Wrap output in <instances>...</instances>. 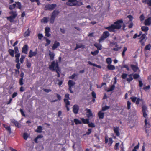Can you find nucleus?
Masks as SVG:
<instances>
[{
    "instance_id": "obj_38",
    "label": "nucleus",
    "mask_w": 151,
    "mask_h": 151,
    "mask_svg": "<svg viewBox=\"0 0 151 151\" xmlns=\"http://www.w3.org/2000/svg\"><path fill=\"white\" fill-rule=\"evenodd\" d=\"M16 6V4L15 3L14 4L12 5H10L9 9L10 10H12L15 8Z\"/></svg>"
},
{
    "instance_id": "obj_14",
    "label": "nucleus",
    "mask_w": 151,
    "mask_h": 151,
    "mask_svg": "<svg viewBox=\"0 0 151 151\" xmlns=\"http://www.w3.org/2000/svg\"><path fill=\"white\" fill-rule=\"evenodd\" d=\"M145 25L149 26L151 25V17H150L146 19L144 22Z\"/></svg>"
},
{
    "instance_id": "obj_23",
    "label": "nucleus",
    "mask_w": 151,
    "mask_h": 151,
    "mask_svg": "<svg viewBox=\"0 0 151 151\" xmlns=\"http://www.w3.org/2000/svg\"><path fill=\"white\" fill-rule=\"evenodd\" d=\"M82 123L84 124H88L89 123V119H84L83 118H81Z\"/></svg>"
},
{
    "instance_id": "obj_41",
    "label": "nucleus",
    "mask_w": 151,
    "mask_h": 151,
    "mask_svg": "<svg viewBox=\"0 0 151 151\" xmlns=\"http://www.w3.org/2000/svg\"><path fill=\"white\" fill-rule=\"evenodd\" d=\"M99 51L98 50H96L94 52H91V53L93 56H95L98 54Z\"/></svg>"
},
{
    "instance_id": "obj_52",
    "label": "nucleus",
    "mask_w": 151,
    "mask_h": 151,
    "mask_svg": "<svg viewBox=\"0 0 151 151\" xmlns=\"http://www.w3.org/2000/svg\"><path fill=\"white\" fill-rule=\"evenodd\" d=\"M131 103L129 101H128L127 102V109L129 110L131 108Z\"/></svg>"
},
{
    "instance_id": "obj_60",
    "label": "nucleus",
    "mask_w": 151,
    "mask_h": 151,
    "mask_svg": "<svg viewBox=\"0 0 151 151\" xmlns=\"http://www.w3.org/2000/svg\"><path fill=\"white\" fill-rule=\"evenodd\" d=\"M91 95L93 98H96V95L95 92L93 91L91 93Z\"/></svg>"
},
{
    "instance_id": "obj_40",
    "label": "nucleus",
    "mask_w": 151,
    "mask_h": 151,
    "mask_svg": "<svg viewBox=\"0 0 151 151\" xmlns=\"http://www.w3.org/2000/svg\"><path fill=\"white\" fill-rule=\"evenodd\" d=\"M29 135L28 134L26 133H24L23 134V138L25 140H27V139Z\"/></svg>"
},
{
    "instance_id": "obj_19",
    "label": "nucleus",
    "mask_w": 151,
    "mask_h": 151,
    "mask_svg": "<svg viewBox=\"0 0 151 151\" xmlns=\"http://www.w3.org/2000/svg\"><path fill=\"white\" fill-rule=\"evenodd\" d=\"M3 125L4 127L8 131L9 133L10 134L11 133L10 127V126H8L7 125L5 124H3Z\"/></svg>"
},
{
    "instance_id": "obj_15",
    "label": "nucleus",
    "mask_w": 151,
    "mask_h": 151,
    "mask_svg": "<svg viewBox=\"0 0 151 151\" xmlns=\"http://www.w3.org/2000/svg\"><path fill=\"white\" fill-rule=\"evenodd\" d=\"M85 111H87L86 115L89 118L92 116L93 114L90 109L87 108L86 109Z\"/></svg>"
},
{
    "instance_id": "obj_16",
    "label": "nucleus",
    "mask_w": 151,
    "mask_h": 151,
    "mask_svg": "<svg viewBox=\"0 0 151 151\" xmlns=\"http://www.w3.org/2000/svg\"><path fill=\"white\" fill-rule=\"evenodd\" d=\"M37 49H36V51L32 52V50H30L29 53V57L31 58L33 56H35L37 54Z\"/></svg>"
},
{
    "instance_id": "obj_1",
    "label": "nucleus",
    "mask_w": 151,
    "mask_h": 151,
    "mask_svg": "<svg viewBox=\"0 0 151 151\" xmlns=\"http://www.w3.org/2000/svg\"><path fill=\"white\" fill-rule=\"evenodd\" d=\"M123 23V21L122 19L117 20L114 22V24H111L110 26L105 28L106 29H107L111 32H113L115 31V29H120L122 27V24Z\"/></svg>"
},
{
    "instance_id": "obj_6",
    "label": "nucleus",
    "mask_w": 151,
    "mask_h": 151,
    "mask_svg": "<svg viewBox=\"0 0 151 151\" xmlns=\"http://www.w3.org/2000/svg\"><path fill=\"white\" fill-rule=\"evenodd\" d=\"M144 104L142 106V111L143 113V116L145 118H147V113L148 112V110L147 109V107L145 105V102H143V104Z\"/></svg>"
},
{
    "instance_id": "obj_56",
    "label": "nucleus",
    "mask_w": 151,
    "mask_h": 151,
    "mask_svg": "<svg viewBox=\"0 0 151 151\" xmlns=\"http://www.w3.org/2000/svg\"><path fill=\"white\" fill-rule=\"evenodd\" d=\"M38 39L40 40L43 37V36L42 34L39 33L38 34Z\"/></svg>"
},
{
    "instance_id": "obj_33",
    "label": "nucleus",
    "mask_w": 151,
    "mask_h": 151,
    "mask_svg": "<svg viewBox=\"0 0 151 151\" xmlns=\"http://www.w3.org/2000/svg\"><path fill=\"white\" fill-rule=\"evenodd\" d=\"M151 45L150 44H149L146 46L145 48V50H150L151 49Z\"/></svg>"
},
{
    "instance_id": "obj_26",
    "label": "nucleus",
    "mask_w": 151,
    "mask_h": 151,
    "mask_svg": "<svg viewBox=\"0 0 151 151\" xmlns=\"http://www.w3.org/2000/svg\"><path fill=\"white\" fill-rule=\"evenodd\" d=\"M107 67L108 69L110 70H113L115 68V67L114 65L111 64L108 65Z\"/></svg>"
},
{
    "instance_id": "obj_36",
    "label": "nucleus",
    "mask_w": 151,
    "mask_h": 151,
    "mask_svg": "<svg viewBox=\"0 0 151 151\" xmlns=\"http://www.w3.org/2000/svg\"><path fill=\"white\" fill-rule=\"evenodd\" d=\"M15 4H17V5L16 6V7L17 8L21 9L22 6L21 3L19 2H16Z\"/></svg>"
},
{
    "instance_id": "obj_58",
    "label": "nucleus",
    "mask_w": 151,
    "mask_h": 151,
    "mask_svg": "<svg viewBox=\"0 0 151 151\" xmlns=\"http://www.w3.org/2000/svg\"><path fill=\"white\" fill-rule=\"evenodd\" d=\"M139 19L141 21H143L144 20L145 17L143 14H142L139 17Z\"/></svg>"
},
{
    "instance_id": "obj_50",
    "label": "nucleus",
    "mask_w": 151,
    "mask_h": 151,
    "mask_svg": "<svg viewBox=\"0 0 151 151\" xmlns=\"http://www.w3.org/2000/svg\"><path fill=\"white\" fill-rule=\"evenodd\" d=\"M88 126L89 127H95V125L94 123L91 122V123H89L88 124Z\"/></svg>"
},
{
    "instance_id": "obj_27",
    "label": "nucleus",
    "mask_w": 151,
    "mask_h": 151,
    "mask_svg": "<svg viewBox=\"0 0 151 151\" xmlns=\"http://www.w3.org/2000/svg\"><path fill=\"white\" fill-rule=\"evenodd\" d=\"M145 127L146 128H150V123L147 122V119H145Z\"/></svg>"
},
{
    "instance_id": "obj_57",
    "label": "nucleus",
    "mask_w": 151,
    "mask_h": 151,
    "mask_svg": "<svg viewBox=\"0 0 151 151\" xmlns=\"http://www.w3.org/2000/svg\"><path fill=\"white\" fill-rule=\"evenodd\" d=\"M50 28L48 27H45V32L49 33L50 32Z\"/></svg>"
},
{
    "instance_id": "obj_2",
    "label": "nucleus",
    "mask_w": 151,
    "mask_h": 151,
    "mask_svg": "<svg viewBox=\"0 0 151 151\" xmlns=\"http://www.w3.org/2000/svg\"><path fill=\"white\" fill-rule=\"evenodd\" d=\"M49 68L53 71L55 70L57 74V77H60V74L59 72H60V70L59 69L58 62L55 63V61L52 62L51 65L49 66Z\"/></svg>"
},
{
    "instance_id": "obj_54",
    "label": "nucleus",
    "mask_w": 151,
    "mask_h": 151,
    "mask_svg": "<svg viewBox=\"0 0 151 151\" xmlns=\"http://www.w3.org/2000/svg\"><path fill=\"white\" fill-rule=\"evenodd\" d=\"M127 76V74L126 73H123L121 77L122 79H125Z\"/></svg>"
},
{
    "instance_id": "obj_3",
    "label": "nucleus",
    "mask_w": 151,
    "mask_h": 151,
    "mask_svg": "<svg viewBox=\"0 0 151 151\" xmlns=\"http://www.w3.org/2000/svg\"><path fill=\"white\" fill-rule=\"evenodd\" d=\"M60 12L58 10H54L52 13L51 16V18L50 20V23L52 24H53L54 22L55 19L56 17V16Z\"/></svg>"
},
{
    "instance_id": "obj_20",
    "label": "nucleus",
    "mask_w": 151,
    "mask_h": 151,
    "mask_svg": "<svg viewBox=\"0 0 151 151\" xmlns=\"http://www.w3.org/2000/svg\"><path fill=\"white\" fill-rule=\"evenodd\" d=\"M98 116L99 119H103L104 117V113L102 112L101 111H100L98 113Z\"/></svg>"
},
{
    "instance_id": "obj_13",
    "label": "nucleus",
    "mask_w": 151,
    "mask_h": 151,
    "mask_svg": "<svg viewBox=\"0 0 151 151\" xmlns=\"http://www.w3.org/2000/svg\"><path fill=\"white\" fill-rule=\"evenodd\" d=\"M130 66L131 69L134 72H137L139 69L137 65H134L133 64H130Z\"/></svg>"
},
{
    "instance_id": "obj_21",
    "label": "nucleus",
    "mask_w": 151,
    "mask_h": 151,
    "mask_svg": "<svg viewBox=\"0 0 151 151\" xmlns=\"http://www.w3.org/2000/svg\"><path fill=\"white\" fill-rule=\"evenodd\" d=\"M94 45L95 47H96L97 50H101L102 49V45L101 44H99L97 43H96L94 44Z\"/></svg>"
},
{
    "instance_id": "obj_18",
    "label": "nucleus",
    "mask_w": 151,
    "mask_h": 151,
    "mask_svg": "<svg viewBox=\"0 0 151 151\" xmlns=\"http://www.w3.org/2000/svg\"><path fill=\"white\" fill-rule=\"evenodd\" d=\"M15 16H10L6 17L7 19L9 21L10 23H12L14 22V19H15Z\"/></svg>"
},
{
    "instance_id": "obj_32",
    "label": "nucleus",
    "mask_w": 151,
    "mask_h": 151,
    "mask_svg": "<svg viewBox=\"0 0 151 151\" xmlns=\"http://www.w3.org/2000/svg\"><path fill=\"white\" fill-rule=\"evenodd\" d=\"M73 120L75 123L76 125L82 124V122L77 119H74Z\"/></svg>"
},
{
    "instance_id": "obj_44",
    "label": "nucleus",
    "mask_w": 151,
    "mask_h": 151,
    "mask_svg": "<svg viewBox=\"0 0 151 151\" xmlns=\"http://www.w3.org/2000/svg\"><path fill=\"white\" fill-rule=\"evenodd\" d=\"M127 48L126 47H124V49L122 53V55L123 57L125 55V52L127 51Z\"/></svg>"
},
{
    "instance_id": "obj_17",
    "label": "nucleus",
    "mask_w": 151,
    "mask_h": 151,
    "mask_svg": "<svg viewBox=\"0 0 151 151\" xmlns=\"http://www.w3.org/2000/svg\"><path fill=\"white\" fill-rule=\"evenodd\" d=\"M60 43L56 41L54 42V44H53L52 46V49L53 50H55L59 46Z\"/></svg>"
},
{
    "instance_id": "obj_9",
    "label": "nucleus",
    "mask_w": 151,
    "mask_h": 151,
    "mask_svg": "<svg viewBox=\"0 0 151 151\" xmlns=\"http://www.w3.org/2000/svg\"><path fill=\"white\" fill-rule=\"evenodd\" d=\"M113 129L114 133L116 135L117 137L119 136L120 134L119 132V127L118 126L114 127Z\"/></svg>"
},
{
    "instance_id": "obj_39",
    "label": "nucleus",
    "mask_w": 151,
    "mask_h": 151,
    "mask_svg": "<svg viewBox=\"0 0 151 151\" xmlns=\"http://www.w3.org/2000/svg\"><path fill=\"white\" fill-rule=\"evenodd\" d=\"M30 33V31L29 30V28H28L27 31L25 32L24 35L25 36H28L29 35Z\"/></svg>"
},
{
    "instance_id": "obj_63",
    "label": "nucleus",
    "mask_w": 151,
    "mask_h": 151,
    "mask_svg": "<svg viewBox=\"0 0 151 151\" xmlns=\"http://www.w3.org/2000/svg\"><path fill=\"white\" fill-rule=\"evenodd\" d=\"M133 79V78L132 77H129L127 79V81L129 82H130V81H132Z\"/></svg>"
},
{
    "instance_id": "obj_22",
    "label": "nucleus",
    "mask_w": 151,
    "mask_h": 151,
    "mask_svg": "<svg viewBox=\"0 0 151 151\" xmlns=\"http://www.w3.org/2000/svg\"><path fill=\"white\" fill-rule=\"evenodd\" d=\"M49 55L50 56V59L51 60H54L55 54L53 52H51L50 50L49 51Z\"/></svg>"
},
{
    "instance_id": "obj_53",
    "label": "nucleus",
    "mask_w": 151,
    "mask_h": 151,
    "mask_svg": "<svg viewBox=\"0 0 151 151\" xmlns=\"http://www.w3.org/2000/svg\"><path fill=\"white\" fill-rule=\"evenodd\" d=\"M23 79H20L19 81V84L20 86H22L23 84Z\"/></svg>"
},
{
    "instance_id": "obj_37",
    "label": "nucleus",
    "mask_w": 151,
    "mask_h": 151,
    "mask_svg": "<svg viewBox=\"0 0 151 151\" xmlns=\"http://www.w3.org/2000/svg\"><path fill=\"white\" fill-rule=\"evenodd\" d=\"M10 14L12 15L11 16H15V18L17 17V14L16 12L12 11L9 12Z\"/></svg>"
},
{
    "instance_id": "obj_8",
    "label": "nucleus",
    "mask_w": 151,
    "mask_h": 151,
    "mask_svg": "<svg viewBox=\"0 0 151 151\" xmlns=\"http://www.w3.org/2000/svg\"><path fill=\"white\" fill-rule=\"evenodd\" d=\"M68 84L69 86L68 90L70 91L71 93H73V92L72 90V87L75 85V82L71 80H69L68 83Z\"/></svg>"
},
{
    "instance_id": "obj_12",
    "label": "nucleus",
    "mask_w": 151,
    "mask_h": 151,
    "mask_svg": "<svg viewBox=\"0 0 151 151\" xmlns=\"http://www.w3.org/2000/svg\"><path fill=\"white\" fill-rule=\"evenodd\" d=\"M28 50V47L27 45H24L22 48V52L25 54L27 53Z\"/></svg>"
},
{
    "instance_id": "obj_10",
    "label": "nucleus",
    "mask_w": 151,
    "mask_h": 151,
    "mask_svg": "<svg viewBox=\"0 0 151 151\" xmlns=\"http://www.w3.org/2000/svg\"><path fill=\"white\" fill-rule=\"evenodd\" d=\"M79 109V107L78 105L76 104L74 105L73 107V112L75 114H78Z\"/></svg>"
},
{
    "instance_id": "obj_25",
    "label": "nucleus",
    "mask_w": 151,
    "mask_h": 151,
    "mask_svg": "<svg viewBox=\"0 0 151 151\" xmlns=\"http://www.w3.org/2000/svg\"><path fill=\"white\" fill-rule=\"evenodd\" d=\"M42 127L40 126H38L37 127V129L35 130L36 132L38 133H41L42 132Z\"/></svg>"
},
{
    "instance_id": "obj_48",
    "label": "nucleus",
    "mask_w": 151,
    "mask_h": 151,
    "mask_svg": "<svg viewBox=\"0 0 151 151\" xmlns=\"http://www.w3.org/2000/svg\"><path fill=\"white\" fill-rule=\"evenodd\" d=\"M109 106L106 105L102 107V110L103 111H105L106 110L109 109Z\"/></svg>"
},
{
    "instance_id": "obj_29",
    "label": "nucleus",
    "mask_w": 151,
    "mask_h": 151,
    "mask_svg": "<svg viewBox=\"0 0 151 151\" xmlns=\"http://www.w3.org/2000/svg\"><path fill=\"white\" fill-rule=\"evenodd\" d=\"M14 50L12 49H9L8 50L9 53L12 57H14Z\"/></svg>"
},
{
    "instance_id": "obj_35",
    "label": "nucleus",
    "mask_w": 151,
    "mask_h": 151,
    "mask_svg": "<svg viewBox=\"0 0 151 151\" xmlns=\"http://www.w3.org/2000/svg\"><path fill=\"white\" fill-rule=\"evenodd\" d=\"M68 99L65 98L64 99V102L65 103V106H68L70 105V103L69 101H68Z\"/></svg>"
},
{
    "instance_id": "obj_59",
    "label": "nucleus",
    "mask_w": 151,
    "mask_h": 151,
    "mask_svg": "<svg viewBox=\"0 0 151 151\" xmlns=\"http://www.w3.org/2000/svg\"><path fill=\"white\" fill-rule=\"evenodd\" d=\"M76 76V75L75 73H74L72 75L70 76L69 77V78L70 79H73Z\"/></svg>"
},
{
    "instance_id": "obj_7",
    "label": "nucleus",
    "mask_w": 151,
    "mask_h": 151,
    "mask_svg": "<svg viewBox=\"0 0 151 151\" xmlns=\"http://www.w3.org/2000/svg\"><path fill=\"white\" fill-rule=\"evenodd\" d=\"M130 99L133 103H135L136 104L138 105L141 101L143 100L142 99L140 98H137L136 97L132 96L130 97Z\"/></svg>"
},
{
    "instance_id": "obj_31",
    "label": "nucleus",
    "mask_w": 151,
    "mask_h": 151,
    "mask_svg": "<svg viewBox=\"0 0 151 151\" xmlns=\"http://www.w3.org/2000/svg\"><path fill=\"white\" fill-rule=\"evenodd\" d=\"M44 39L46 40V43L45 44V46H47L50 44L51 41L46 37H44Z\"/></svg>"
},
{
    "instance_id": "obj_47",
    "label": "nucleus",
    "mask_w": 151,
    "mask_h": 151,
    "mask_svg": "<svg viewBox=\"0 0 151 151\" xmlns=\"http://www.w3.org/2000/svg\"><path fill=\"white\" fill-rule=\"evenodd\" d=\"M121 48V47H119L118 45L113 48V50L115 51H118Z\"/></svg>"
},
{
    "instance_id": "obj_64",
    "label": "nucleus",
    "mask_w": 151,
    "mask_h": 151,
    "mask_svg": "<svg viewBox=\"0 0 151 151\" xmlns=\"http://www.w3.org/2000/svg\"><path fill=\"white\" fill-rule=\"evenodd\" d=\"M150 86L149 85L145 86L144 87H143V89L146 91L149 89L150 88Z\"/></svg>"
},
{
    "instance_id": "obj_49",
    "label": "nucleus",
    "mask_w": 151,
    "mask_h": 151,
    "mask_svg": "<svg viewBox=\"0 0 151 151\" xmlns=\"http://www.w3.org/2000/svg\"><path fill=\"white\" fill-rule=\"evenodd\" d=\"M133 78L134 79H137L139 77V75L138 74L135 73L133 75Z\"/></svg>"
},
{
    "instance_id": "obj_24",
    "label": "nucleus",
    "mask_w": 151,
    "mask_h": 151,
    "mask_svg": "<svg viewBox=\"0 0 151 151\" xmlns=\"http://www.w3.org/2000/svg\"><path fill=\"white\" fill-rule=\"evenodd\" d=\"M88 63L89 64L93 65L94 66L96 67L99 68H101V66L100 65H98L95 63H91V61H89L88 62Z\"/></svg>"
},
{
    "instance_id": "obj_51",
    "label": "nucleus",
    "mask_w": 151,
    "mask_h": 151,
    "mask_svg": "<svg viewBox=\"0 0 151 151\" xmlns=\"http://www.w3.org/2000/svg\"><path fill=\"white\" fill-rule=\"evenodd\" d=\"M25 56L23 55H22L21 56V58L20 59V61L21 63H22L24 61V59L25 58Z\"/></svg>"
},
{
    "instance_id": "obj_55",
    "label": "nucleus",
    "mask_w": 151,
    "mask_h": 151,
    "mask_svg": "<svg viewBox=\"0 0 151 151\" xmlns=\"http://www.w3.org/2000/svg\"><path fill=\"white\" fill-rule=\"evenodd\" d=\"M109 143L108 144L109 145V146H111V145L112 143L113 142V140H112V139L111 138H109Z\"/></svg>"
},
{
    "instance_id": "obj_62",
    "label": "nucleus",
    "mask_w": 151,
    "mask_h": 151,
    "mask_svg": "<svg viewBox=\"0 0 151 151\" xmlns=\"http://www.w3.org/2000/svg\"><path fill=\"white\" fill-rule=\"evenodd\" d=\"M127 17L129 18V21L132 22L133 19V17L131 15H129L127 16Z\"/></svg>"
},
{
    "instance_id": "obj_43",
    "label": "nucleus",
    "mask_w": 151,
    "mask_h": 151,
    "mask_svg": "<svg viewBox=\"0 0 151 151\" xmlns=\"http://www.w3.org/2000/svg\"><path fill=\"white\" fill-rule=\"evenodd\" d=\"M119 142L116 143L115 144V145L114 147V149L115 150H118L119 146Z\"/></svg>"
},
{
    "instance_id": "obj_5",
    "label": "nucleus",
    "mask_w": 151,
    "mask_h": 151,
    "mask_svg": "<svg viewBox=\"0 0 151 151\" xmlns=\"http://www.w3.org/2000/svg\"><path fill=\"white\" fill-rule=\"evenodd\" d=\"M110 35V34L107 31H105L103 32L102 35L101 36L99 40V42L104 40L106 38L108 37Z\"/></svg>"
},
{
    "instance_id": "obj_34",
    "label": "nucleus",
    "mask_w": 151,
    "mask_h": 151,
    "mask_svg": "<svg viewBox=\"0 0 151 151\" xmlns=\"http://www.w3.org/2000/svg\"><path fill=\"white\" fill-rule=\"evenodd\" d=\"M106 63L108 65L111 64L112 63V60L110 58H107L106 60Z\"/></svg>"
},
{
    "instance_id": "obj_11",
    "label": "nucleus",
    "mask_w": 151,
    "mask_h": 151,
    "mask_svg": "<svg viewBox=\"0 0 151 151\" xmlns=\"http://www.w3.org/2000/svg\"><path fill=\"white\" fill-rule=\"evenodd\" d=\"M10 121L12 123L14 124L17 127L19 128L20 127V124L19 122L14 119H11Z\"/></svg>"
},
{
    "instance_id": "obj_45",
    "label": "nucleus",
    "mask_w": 151,
    "mask_h": 151,
    "mask_svg": "<svg viewBox=\"0 0 151 151\" xmlns=\"http://www.w3.org/2000/svg\"><path fill=\"white\" fill-rule=\"evenodd\" d=\"M30 1L32 2H36L38 5H40L41 4L39 0H30Z\"/></svg>"
},
{
    "instance_id": "obj_46",
    "label": "nucleus",
    "mask_w": 151,
    "mask_h": 151,
    "mask_svg": "<svg viewBox=\"0 0 151 151\" xmlns=\"http://www.w3.org/2000/svg\"><path fill=\"white\" fill-rule=\"evenodd\" d=\"M147 32L145 33V34H143L140 37L141 40H143L145 38L146 35H147Z\"/></svg>"
},
{
    "instance_id": "obj_42",
    "label": "nucleus",
    "mask_w": 151,
    "mask_h": 151,
    "mask_svg": "<svg viewBox=\"0 0 151 151\" xmlns=\"http://www.w3.org/2000/svg\"><path fill=\"white\" fill-rule=\"evenodd\" d=\"M115 86L114 85H112L110 88L107 91V92H110L113 90L115 88Z\"/></svg>"
},
{
    "instance_id": "obj_61",
    "label": "nucleus",
    "mask_w": 151,
    "mask_h": 151,
    "mask_svg": "<svg viewBox=\"0 0 151 151\" xmlns=\"http://www.w3.org/2000/svg\"><path fill=\"white\" fill-rule=\"evenodd\" d=\"M123 67L126 69L127 71L129 70V68L127 65H123Z\"/></svg>"
},
{
    "instance_id": "obj_30",
    "label": "nucleus",
    "mask_w": 151,
    "mask_h": 151,
    "mask_svg": "<svg viewBox=\"0 0 151 151\" xmlns=\"http://www.w3.org/2000/svg\"><path fill=\"white\" fill-rule=\"evenodd\" d=\"M141 29L142 31L147 32V31L149 30V28L147 26H142L141 27Z\"/></svg>"
},
{
    "instance_id": "obj_28",
    "label": "nucleus",
    "mask_w": 151,
    "mask_h": 151,
    "mask_svg": "<svg viewBox=\"0 0 151 151\" xmlns=\"http://www.w3.org/2000/svg\"><path fill=\"white\" fill-rule=\"evenodd\" d=\"M48 18L47 17H44L42 19L41 22L42 23H47L48 22Z\"/></svg>"
},
{
    "instance_id": "obj_4",
    "label": "nucleus",
    "mask_w": 151,
    "mask_h": 151,
    "mask_svg": "<svg viewBox=\"0 0 151 151\" xmlns=\"http://www.w3.org/2000/svg\"><path fill=\"white\" fill-rule=\"evenodd\" d=\"M56 6L57 5L55 4H46L44 8V10L46 11H51L53 10Z\"/></svg>"
}]
</instances>
